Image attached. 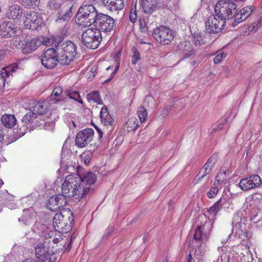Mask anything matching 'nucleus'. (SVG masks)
<instances>
[{
    "mask_svg": "<svg viewBox=\"0 0 262 262\" xmlns=\"http://www.w3.org/2000/svg\"><path fill=\"white\" fill-rule=\"evenodd\" d=\"M255 219L251 221L250 218L242 217L239 213L234 215L232 221V232L229 235V238L232 237V234L235 237L241 240L243 245H247L248 241L252 236V226L251 222L256 224V226L262 229V217L257 221H254Z\"/></svg>",
    "mask_w": 262,
    "mask_h": 262,
    "instance_id": "nucleus-1",
    "label": "nucleus"
},
{
    "mask_svg": "<svg viewBox=\"0 0 262 262\" xmlns=\"http://www.w3.org/2000/svg\"><path fill=\"white\" fill-rule=\"evenodd\" d=\"M221 203L222 200L220 199L205 212L204 216L201 215L199 216V219L201 220L205 218V222L204 224L198 225L195 229L193 235V237L195 240L202 241L207 240L212 228L213 221L215 220L217 212L222 208V205Z\"/></svg>",
    "mask_w": 262,
    "mask_h": 262,
    "instance_id": "nucleus-2",
    "label": "nucleus"
},
{
    "mask_svg": "<svg viewBox=\"0 0 262 262\" xmlns=\"http://www.w3.org/2000/svg\"><path fill=\"white\" fill-rule=\"evenodd\" d=\"M96 181H63L62 193L66 196L72 197L76 202L79 201Z\"/></svg>",
    "mask_w": 262,
    "mask_h": 262,
    "instance_id": "nucleus-3",
    "label": "nucleus"
},
{
    "mask_svg": "<svg viewBox=\"0 0 262 262\" xmlns=\"http://www.w3.org/2000/svg\"><path fill=\"white\" fill-rule=\"evenodd\" d=\"M98 14L96 8L93 5L84 2L79 8L75 22L82 27L90 26L95 23Z\"/></svg>",
    "mask_w": 262,
    "mask_h": 262,
    "instance_id": "nucleus-4",
    "label": "nucleus"
},
{
    "mask_svg": "<svg viewBox=\"0 0 262 262\" xmlns=\"http://www.w3.org/2000/svg\"><path fill=\"white\" fill-rule=\"evenodd\" d=\"M214 11L220 15L219 17L230 19L235 17L237 6L230 0H220L216 4Z\"/></svg>",
    "mask_w": 262,
    "mask_h": 262,
    "instance_id": "nucleus-5",
    "label": "nucleus"
},
{
    "mask_svg": "<svg viewBox=\"0 0 262 262\" xmlns=\"http://www.w3.org/2000/svg\"><path fill=\"white\" fill-rule=\"evenodd\" d=\"M102 40L101 33L97 28H88L82 34V41L88 48L96 49Z\"/></svg>",
    "mask_w": 262,
    "mask_h": 262,
    "instance_id": "nucleus-6",
    "label": "nucleus"
},
{
    "mask_svg": "<svg viewBox=\"0 0 262 262\" xmlns=\"http://www.w3.org/2000/svg\"><path fill=\"white\" fill-rule=\"evenodd\" d=\"M244 206L248 211V217L253 220L262 208V194L254 193L246 198Z\"/></svg>",
    "mask_w": 262,
    "mask_h": 262,
    "instance_id": "nucleus-7",
    "label": "nucleus"
},
{
    "mask_svg": "<svg viewBox=\"0 0 262 262\" xmlns=\"http://www.w3.org/2000/svg\"><path fill=\"white\" fill-rule=\"evenodd\" d=\"M51 241H44L39 244L35 248V256L38 262H55V255L54 251L50 250Z\"/></svg>",
    "mask_w": 262,
    "mask_h": 262,
    "instance_id": "nucleus-8",
    "label": "nucleus"
},
{
    "mask_svg": "<svg viewBox=\"0 0 262 262\" xmlns=\"http://www.w3.org/2000/svg\"><path fill=\"white\" fill-rule=\"evenodd\" d=\"M61 54L60 61L62 64H69L77 55V46L71 41H66L61 45L59 48Z\"/></svg>",
    "mask_w": 262,
    "mask_h": 262,
    "instance_id": "nucleus-9",
    "label": "nucleus"
},
{
    "mask_svg": "<svg viewBox=\"0 0 262 262\" xmlns=\"http://www.w3.org/2000/svg\"><path fill=\"white\" fill-rule=\"evenodd\" d=\"M152 36L158 42L163 45H167L173 40L174 32L169 27L161 25L154 29Z\"/></svg>",
    "mask_w": 262,
    "mask_h": 262,
    "instance_id": "nucleus-10",
    "label": "nucleus"
},
{
    "mask_svg": "<svg viewBox=\"0 0 262 262\" xmlns=\"http://www.w3.org/2000/svg\"><path fill=\"white\" fill-rule=\"evenodd\" d=\"M43 19L40 14L34 11H27L24 13L23 24L28 30H36L43 24Z\"/></svg>",
    "mask_w": 262,
    "mask_h": 262,
    "instance_id": "nucleus-11",
    "label": "nucleus"
},
{
    "mask_svg": "<svg viewBox=\"0 0 262 262\" xmlns=\"http://www.w3.org/2000/svg\"><path fill=\"white\" fill-rule=\"evenodd\" d=\"M97 29L105 33H109L115 30L116 24L114 19L110 16L99 13L94 23Z\"/></svg>",
    "mask_w": 262,
    "mask_h": 262,
    "instance_id": "nucleus-12",
    "label": "nucleus"
},
{
    "mask_svg": "<svg viewBox=\"0 0 262 262\" xmlns=\"http://www.w3.org/2000/svg\"><path fill=\"white\" fill-rule=\"evenodd\" d=\"M71 216H69L68 222H65L64 215L61 212L56 213L53 220V226L55 230L60 233H68L72 228V222L73 217L72 213Z\"/></svg>",
    "mask_w": 262,
    "mask_h": 262,
    "instance_id": "nucleus-13",
    "label": "nucleus"
},
{
    "mask_svg": "<svg viewBox=\"0 0 262 262\" xmlns=\"http://www.w3.org/2000/svg\"><path fill=\"white\" fill-rule=\"evenodd\" d=\"M215 15L210 16L205 23L206 31L210 33H216L221 32L226 24L224 18L219 17L217 13Z\"/></svg>",
    "mask_w": 262,
    "mask_h": 262,
    "instance_id": "nucleus-14",
    "label": "nucleus"
},
{
    "mask_svg": "<svg viewBox=\"0 0 262 262\" xmlns=\"http://www.w3.org/2000/svg\"><path fill=\"white\" fill-rule=\"evenodd\" d=\"M59 56L55 49L51 48L46 50L41 56L42 66L48 69L55 68L58 62Z\"/></svg>",
    "mask_w": 262,
    "mask_h": 262,
    "instance_id": "nucleus-15",
    "label": "nucleus"
},
{
    "mask_svg": "<svg viewBox=\"0 0 262 262\" xmlns=\"http://www.w3.org/2000/svg\"><path fill=\"white\" fill-rule=\"evenodd\" d=\"M94 135V130L90 128L79 132L75 139L76 146L80 148L86 147L93 140Z\"/></svg>",
    "mask_w": 262,
    "mask_h": 262,
    "instance_id": "nucleus-16",
    "label": "nucleus"
},
{
    "mask_svg": "<svg viewBox=\"0 0 262 262\" xmlns=\"http://www.w3.org/2000/svg\"><path fill=\"white\" fill-rule=\"evenodd\" d=\"M20 32V28L12 22L4 21L0 24V35L3 37H15Z\"/></svg>",
    "mask_w": 262,
    "mask_h": 262,
    "instance_id": "nucleus-17",
    "label": "nucleus"
},
{
    "mask_svg": "<svg viewBox=\"0 0 262 262\" xmlns=\"http://www.w3.org/2000/svg\"><path fill=\"white\" fill-rule=\"evenodd\" d=\"M67 202L66 195L62 193V194L55 195L50 198L47 205L50 210L56 211L64 207L67 205Z\"/></svg>",
    "mask_w": 262,
    "mask_h": 262,
    "instance_id": "nucleus-18",
    "label": "nucleus"
},
{
    "mask_svg": "<svg viewBox=\"0 0 262 262\" xmlns=\"http://www.w3.org/2000/svg\"><path fill=\"white\" fill-rule=\"evenodd\" d=\"M215 163V159L212 156L210 157L198 173V180L206 178L207 179H210V177L209 174L211 172Z\"/></svg>",
    "mask_w": 262,
    "mask_h": 262,
    "instance_id": "nucleus-19",
    "label": "nucleus"
},
{
    "mask_svg": "<svg viewBox=\"0 0 262 262\" xmlns=\"http://www.w3.org/2000/svg\"><path fill=\"white\" fill-rule=\"evenodd\" d=\"M253 11L252 7L250 6H246L242 9L237 13H236L232 26L234 27L245 20L252 13Z\"/></svg>",
    "mask_w": 262,
    "mask_h": 262,
    "instance_id": "nucleus-20",
    "label": "nucleus"
},
{
    "mask_svg": "<svg viewBox=\"0 0 262 262\" xmlns=\"http://www.w3.org/2000/svg\"><path fill=\"white\" fill-rule=\"evenodd\" d=\"M23 9L16 4L10 6L6 11V17L13 20L20 19L23 14Z\"/></svg>",
    "mask_w": 262,
    "mask_h": 262,
    "instance_id": "nucleus-21",
    "label": "nucleus"
},
{
    "mask_svg": "<svg viewBox=\"0 0 262 262\" xmlns=\"http://www.w3.org/2000/svg\"><path fill=\"white\" fill-rule=\"evenodd\" d=\"M100 117L101 122L104 127L107 128L112 129V126L114 123V119L109 114L108 109L106 106L102 107L100 113Z\"/></svg>",
    "mask_w": 262,
    "mask_h": 262,
    "instance_id": "nucleus-22",
    "label": "nucleus"
},
{
    "mask_svg": "<svg viewBox=\"0 0 262 262\" xmlns=\"http://www.w3.org/2000/svg\"><path fill=\"white\" fill-rule=\"evenodd\" d=\"M30 111L38 115L46 114L49 110L48 104L45 102H37L32 100L30 102Z\"/></svg>",
    "mask_w": 262,
    "mask_h": 262,
    "instance_id": "nucleus-23",
    "label": "nucleus"
},
{
    "mask_svg": "<svg viewBox=\"0 0 262 262\" xmlns=\"http://www.w3.org/2000/svg\"><path fill=\"white\" fill-rule=\"evenodd\" d=\"M178 49L182 52L184 58H190L195 55V51L189 42L182 41L178 46Z\"/></svg>",
    "mask_w": 262,
    "mask_h": 262,
    "instance_id": "nucleus-24",
    "label": "nucleus"
},
{
    "mask_svg": "<svg viewBox=\"0 0 262 262\" xmlns=\"http://www.w3.org/2000/svg\"><path fill=\"white\" fill-rule=\"evenodd\" d=\"M102 2L111 11H119L125 6L124 0H102Z\"/></svg>",
    "mask_w": 262,
    "mask_h": 262,
    "instance_id": "nucleus-25",
    "label": "nucleus"
},
{
    "mask_svg": "<svg viewBox=\"0 0 262 262\" xmlns=\"http://www.w3.org/2000/svg\"><path fill=\"white\" fill-rule=\"evenodd\" d=\"M37 39L28 38L25 43L22 44V52L24 54H29L36 50L38 47Z\"/></svg>",
    "mask_w": 262,
    "mask_h": 262,
    "instance_id": "nucleus-26",
    "label": "nucleus"
},
{
    "mask_svg": "<svg viewBox=\"0 0 262 262\" xmlns=\"http://www.w3.org/2000/svg\"><path fill=\"white\" fill-rule=\"evenodd\" d=\"M142 6L145 13L151 14L157 9V0H142Z\"/></svg>",
    "mask_w": 262,
    "mask_h": 262,
    "instance_id": "nucleus-27",
    "label": "nucleus"
},
{
    "mask_svg": "<svg viewBox=\"0 0 262 262\" xmlns=\"http://www.w3.org/2000/svg\"><path fill=\"white\" fill-rule=\"evenodd\" d=\"M77 175L80 180H96V175L92 171L84 172V169L81 167H78L77 169Z\"/></svg>",
    "mask_w": 262,
    "mask_h": 262,
    "instance_id": "nucleus-28",
    "label": "nucleus"
},
{
    "mask_svg": "<svg viewBox=\"0 0 262 262\" xmlns=\"http://www.w3.org/2000/svg\"><path fill=\"white\" fill-rule=\"evenodd\" d=\"M2 124L7 128L13 127L16 123V119L14 115L5 114L1 117Z\"/></svg>",
    "mask_w": 262,
    "mask_h": 262,
    "instance_id": "nucleus-29",
    "label": "nucleus"
},
{
    "mask_svg": "<svg viewBox=\"0 0 262 262\" xmlns=\"http://www.w3.org/2000/svg\"><path fill=\"white\" fill-rule=\"evenodd\" d=\"M262 184V181H258L254 183L253 181H239V187L243 191H248L259 186Z\"/></svg>",
    "mask_w": 262,
    "mask_h": 262,
    "instance_id": "nucleus-30",
    "label": "nucleus"
},
{
    "mask_svg": "<svg viewBox=\"0 0 262 262\" xmlns=\"http://www.w3.org/2000/svg\"><path fill=\"white\" fill-rule=\"evenodd\" d=\"M37 115L34 112L30 111L27 113L21 119V121L26 126L28 125H35V122L37 119Z\"/></svg>",
    "mask_w": 262,
    "mask_h": 262,
    "instance_id": "nucleus-31",
    "label": "nucleus"
},
{
    "mask_svg": "<svg viewBox=\"0 0 262 262\" xmlns=\"http://www.w3.org/2000/svg\"><path fill=\"white\" fill-rule=\"evenodd\" d=\"M88 102L95 103L97 104H102L103 101L101 98L100 93L98 91H93L89 93L86 96Z\"/></svg>",
    "mask_w": 262,
    "mask_h": 262,
    "instance_id": "nucleus-32",
    "label": "nucleus"
},
{
    "mask_svg": "<svg viewBox=\"0 0 262 262\" xmlns=\"http://www.w3.org/2000/svg\"><path fill=\"white\" fill-rule=\"evenodd\" d=\"M72 8L70 6H68L66 8H62L58 13L59 19L67 21L70 19L72 16Z\"/></svg>",
    "mask_w": 262,
    "mask_h": 262,
    "instance_id": "nucleus-33",
    "label": "nucleus"
},
{
    "mask_svg": "<svg viewBox=\"0 0 262 262\" xmlns=\"http://www.w3.org/2000/svg\"><path fill=\"white\" fill-rule=\"evenodd\" d=\"M126 126L128 131L137 129L139 126V122L136 117L130 118L126 122Z\"/></svg>",
    "mask_w": 262,
    "mask_h": 262,
    "instance_id": "nucleus-34",
    "label": "nucleus"
},
{
    "mask_svg": "<svg viewBox=\"0 0 262 262\" xmlns=\"http://www.w3.org/2000/svg\"><path fill=\"white\" fill-rule=\"evenodd\" d=\"M179 0H162L163 5L168 10H176L179 6Z\"/></svg>",
    "mask_w": 262,
    "mask_h": 262,
    "instance_id": "nucleus-35",
    "label": "nucleus"
},
{
    "mask_svg": "<svg viewBox=\"0 0 262 262\" xmlns=\"http://www.w3.org/2000/svg\"><path fill=\"white\" fill-rule=\"evenodd\" d=\"M221 181H215L213 186L211 187L209 191L207 193V195L209 198H213L217 193L219 188L221 187Z\"/></svg>",
    "mask_w": 262,
    "mask_h": 262,
    "instance_id": "nucleus-36",
    "label": "nucleus"
},
{
    "mask_svg": "<svg viewBox=\"0 0 262 262\" xmlns=\"http://www.w3.org/2000/svg\"><path fill=\"white\" fill-rule=\"evenodd\" d=\"M231 173L232 171L229 169H221L220 171L217 173L215 180H227L229 179L230 174H231Z\"/></svg>",
    "mask_w": 262,
    "mask_h": 262,
    "instance_id": "nucleus-37",
    "label": "nucleus"
},
{
    "mask_svg": "<svg viewBox=\"0 0 262 262\" xmlns=\"http://www.w3.org/2000/svg\"><path fill=\"white\" fill-rule=\"evenodd\" d=\"M41 229L43 230L41 233V236L45 238V241L49 242L48 239L53 236L54 234V231H53L50 228L45 225L42 226Z\"/></svg>",
    "mask_w": 262,
    "mask_h": 262,
    "instance_id": "nucleus-38",
    "label": "nucleus"
},
{
    "mask_svg": "<svg viewBox=\"0 0 262 262\" xmlns=\"http://www.w3.org/2000/svg\"><path fill=\"white\" fill-rule=\"evenodd\" d=\"M136 6L137 0L135 1H133L131 6L129 15V19L132 23H135L137 18Z\"/></svg>",
    "mask_w": 262,
    "mask_h": 262,
    "instance_id": "nucleus-39",
    "label": "nucleus"
},
{
    "mask_svg": "<svg viewBox=\"0 0 262 262\" xmlns=\"http://www.w3.org/2000/svg\"><path fill=\"white\" fill-rule=\"evenodd\" d=\"M10 72H8L6 70L3 69L0 71V91H2L5 87L6 79L9 76Z\"/></svg>",
    "mask_w": 262,
    "mask_h": 262,
    "instance_id": "nucleus-40",
    "label": "nucleus"
},
{
    "mask_svg": "<svg viewBox=\"0 0 262 262\" xmlns=\"http://www.w3.org/2000/svg\"><path fill=\"white\" fill-rule=\"evenodd\" d=\"M137 113L141 122H144L147 117V111L144 106H140L138 107Z\"/></svg>",
    "mask_w": 262,
    "mask_h": 262,
    "instance_id": "nucleus-41",
    "label": "nucleus"
},
{
    "mask_svg": "<svg viewBox=\"0 0 262 262\" xmlns=\"http://www.w3.org/2000/svg\"><path fill=\"white\" fill-rule=\"evenodd\" d=\"M205 246L204 245L198 246L194 251V255L198 259H201L206 253Z\"/></svg>",
    "mask_w": 262,
    "mask_h": 262,
    "instance_id": "nucleus-42",
    "label": "nucleus"
},
{
    "mask_svg": "<svg viewBox=\"0 0 262 262\" xmlns=\"http://www.w3.org/2000/svg\"><path fill=\"white\" fill-rule=\"evenodd\" d=\"M39 3V0H21L22 5L28 9L37 6Z\"/></svg>",
    "mask_w": 262,
    "mask_h": 262,
    "instance_id": "nucleus-43",
    "label": "nucleus"
},
{
    "mask_svg": "<svg viewBox=\"0 0 262 262\" xmlns=\"http://www.w3.org/2000/svg\"><path fill=\"white\" fill-rule=\"evenodd\" d=\"M133 55L132 57V64L133 65L136 64L137 62L141 60L140 53L138 51V49L134 47L132 49Z\"/></svg>",
    "mask_w": 262,
    "mask_h": 262,
    "instance_id": "nucleus-44",
    "label": "nucleus"
},
{
    "mask_svg": "<svg viewBox=\"0 0 262 262\" xmlns=\"http://www.w3.org/2000/svg\"><path fill=\"white\" fill-rule=\"evenodd\" d=\"M69 98L76 100L80 104H83V102L80 98L79 93L77 91H72L68 94Z\"/></svg>",
    "mask_w": 262,
    "mask_h": 262,
    "instance_id": "nucleus-45",
    "label": "nucleus"
},
{
    "mask_svg": "<svg viewBox=\"0 0 262 262\" xmlns=\"http://www.w3.org/2000/svg\"><path fill=\"white\" fill-rule=\"evenodd\" d=\"M193 43L196 46H201V45L205 43V41L203 40V37L200 35H193Z\"/></svg>",
    "mask_w": 262,
    "mask_h": 262,
    "instance_id": "nucleus-46",
    "label": "nucleus"
},
{
    "mask_svg": "<svg viewBox=\"0 0 262 262\" xmlns=\"http://www.w3.org/2000/svg\"><path fill=\"white\" fill-rule=\"evenodd\" d=\"M48 6L51 10H56L60 7V4L56 0H50Z\"/></svg>",
    "mask_w": 262,
    "mask_h": 262,
    "instance_id": "nucleus-47",
    "label": "nucleus"
},
{
    "mask_svg": "<svg viewBox=\"0 0 262 262\" xmlns=\"http://www.w3.org/2000/svg\"><path fill=\"white\" fill-rule=\"evenodd\" d=\"M2 197L4 203L12 201L14 198V195L8 193L7 190L3 192Z\"/></svg>",
    "mask_w": 262,
    "mask_h": 262,
    "instance_id": "nucleus-48",
    "label": "nucleus"
},
{
    "mask_svg": "<svg viewBox=\"0 0 262 262\" xmlns=\"http://www.w3.org/2000/svg\"><path fill=\"white\" fill-rule=\"evenodd\" d=\"M62 93V89L61 86L57 85L53 91L52 96L59 97Z\"/></svg>",
    "mask_w": 262,
    "mask_h": 262,
    "instance_id": "nucleus-49",
    "label": "nucleus"
},
{
    "mask_svg": "<svg viewBox=\"0 0 262 262\" xmlns=\"http://www.w3.org/2000/svg\"><path fill=\"white\" fill-rule=\"evenodd\" d=\"M225 56L226 55L224 52H222L218 54L213 59L214 63L215 64L219 63L222 60L223 58L225 57Z\"/></svg>",
    "mask_w": 262,
    "mask_h": 262,
    "instance_id": "nucleus-50",
    "label": "nucleus"
},
{
    "mask_svg": "<svg viewBox=\"0 0 262 262\" xmlns=\"http://www.w3.org/2000/svg\"><path fill=\"white\" fill-rule=\"evenodd\" d=\"M30 212L29 209H25L23 211V214L20 218L19 219V221H25L27 222L29 219L30 218V215H27L29 212Z\"/></svg>",
    "mask_w": 262,
    "mask_h": 262,
    "instance_id": "nucleus-51",
    "label": "nucleus"
},
{
    "mask_svg": "<svg viewBox=\"0 0 262 262\" xmlns=\"http://www.w3.org/2000/svg\"><path fill=\"white\" fill-rule=\"evenodd\" d=\"M81 158L82 159V161L84 162V164L88 166L90 164L91 161V157L89 155L82 154L80 156Z\"/></svg>",
    "mask_w": 262,
    "mask_h": 262,
    "instance_id": "nucleus-52",
    "label": "nucleus"
},
{
    "mask_svg": "<svg viewBox=\"0 0 262 262\" xmlns=\"http://www.w3.org/2000/svg\"><path fill=\"white\" fill-rule=\"evenodd\" d=\"M3 262H15V259L12 253H9L4 257Z\"/></svg>",
    "mask_w": 262,
    "mask_h": 262,
    "instance_id": "nucleus-53",
    "label": "nucleus"
},
{
    "mask_svg": "<svg viewBox=\"0 0 262 262\" xmlns=\"http://www.w3.org/2000/svg\"><path fill=\"white\" fill-rule=\"evenodd\" d=\"M139 26L142 32H146L147 31V28L145 22L144 20H139Z\"/></svg>",
    "mask_w": 262,
    "mask_h": 262,
    "instance_id": "nucleus-54",
    "label": "nucleus"
},
{
    "mask_svg": "<svg viewBox=\"0 0 262 262\" xmlns=\"http://www.w3.org/2000/svg\"><path fill=\"white\" fill-rule=\"evenodd\" d=\"M51 241V244H49V246H51V245L52 244H55L56 245V246L57 247L58 245H57L58 243H60V244L61 245H62L63 243V241L61 239V238H54L53 239H52V242H51V241Z\"/></svg>",
    "mask_w": 262,
    "mask_h": 262,
    "instance_id": "nucleus-55",
    "label": "nucleus"
},
{
    "mask_svg": "<svg viewBox=\"0 0 262 262\" xmlns=\"http://www.w3.org/2000/svg\"><path fill=\"white\" fill-rule=\"evenodd\" d=\"M75 179H76V178L74 177V174L71 173L65 176L64 180H73Z\"/></svg>",
    "mask_w": 262,
    "mask_h": 262,
    "instance_id": "nucleus-56",
    "label": "nucleus"
},
{
    "mask_svg": "<svg viewBox=\"0 0 262 262\" xmlns=\"http://www.w3.org/2000/svg\"><path fill=\"white\" fill-rule=\"evenodd\" d=\"M6 51L4 50H0V61L3 60L6 56Z\"/></svg>",
    "mask_w": 262,
    "mask_h": 262,
    "instance_id": "nucleus-57",
    "label": "nucleus"
},
{
    "mask_svg": "<svg viewBox=\"0 0 262 262\" xmlns=\"http://www.w3.org/2000/svg\"><path fill=\"white\" fill-rule=\"evenodd\" d=\"M249 180H261L260 177L257 174H254L249 177Z\"/></svg>",
    "mask_w": 262,
    "mask_h": 262,
    "instance_id": "nucleus-58",
    "label": "nucleus"
},
{
    "mask_svg": "<svg viewBox=\"0 0 262 262\" xmlns=\"http://www.w3.org/2000/svg\"><path fill=\"white\" fill-rule=\"evenodd\" d=\"M4 137V133L3 131L1 129H0V142L3 140Z\"/></svg>",
    "mask_w": 262,
    "mask_h": 262,
    "instance_id": "nucleus-59",
    "label": "nucleus"
},
{
    "mask_svg": "<svg viewBox=\"0 0 262 262\" xmlns=\"http://www.w3.org/2000/svg\"><path fill=\"white\" fill-rule=\"evenodd\" d=\"M117 69H118V67H117V68L115 69V70L114 72L113 73V74H112V77L111 78H108V79H107V80H106L105 82H109V81H111V80L112 79V77H114V74H115V73L116 72V71H117Z\"/></svg>",
    "mask_w": 262,
    "mask_h": 262,
    "instance_id": "nucleus-60",
    "label": "nucleus"
},
{
    "mask_svg": "<svg viewBox=\"0 0 262 262\" xmlns=\"http://www.w3.org/2000/svg\"><path fill=\"white\" fill-rule=\"evenodd\" d=\"M98 136H99V139H100L102 136H103V132L102 130H98Z\"/></svg>",
    "mask_w": 262,
    "mask_h": 262,
    "instance_id": "nucleus-61",
    "label": "nucleus"
},
{
    "mask_svg": "<svg viewBox=\"0 0 262 262\" xmlns=\"http://www.w3.org/2000/svg\"><path fill=\"white\" fill-rule=\"evenodd\" d=\"M113 230V229L112 228H109L106 229V232H107V235H108Z\"/></svg>",
    "mask_w": 262,
    "mask_h": 262,
    "instance_id": "nucleus-62",
    "label": "nucleus"
},
{
    "mask_svg": "<svg viewBox=\"0 0 262 262\" xmlns=\"http://www.w3.org/2000/svg\"><path fill=\"white\" fill-rule=\"evenodd\" d=\"M23 262H36L35 260L30 258V259H27L26 260H24Z\"/></svg>",
    "mask_w": 262,
    "mask_h": 262,
    "instance_id": "nucleus-63",
    "label": "nucleus"
},
{
    "mask_svg": "<svg viewBox=\"0 0 262 262\" xmlns=\"http://www.w3.org/2000/svg\"><path fill=\"white\" fill-rule=\"evenodd\" d=\"M186 262H191V255L190 254L189 255V257Z\"/></svg>",
    "mask_w": 262,
    "mask_h": 262,
    "instance_id": "nucleus-64",
    "label": "nucleus"
}]
</instances>
